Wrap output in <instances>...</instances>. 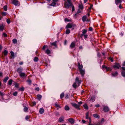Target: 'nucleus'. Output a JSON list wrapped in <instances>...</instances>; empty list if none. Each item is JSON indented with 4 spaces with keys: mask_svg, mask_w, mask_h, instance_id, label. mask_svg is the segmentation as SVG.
<instances>
[{
    "mask_svg": "<svg viewBox=\"0 0 125 125\" xmlns=\"http://www.w3.org/2000/svg\"><path fill=\"white\" fill-rule=\"evenodd\" d=\"M81 80H79V78L78 77H77L75 79V82L73 84V87L75 88H76L77 85L78 86H79L81 84Z\"/></svg>",
    "mask_w": 125,
    "mask_h": 125,
    "instance_id": "obj_1",
    "label": "nucleus"
},
{
    "mask_svg": "<svg viewBox=\"0 0 125 125\" xmlns=\"http://www.w3.org/2000/svg\"><path fill=\"white\" fill-rule=\"evenodd\" d=\"M65 7L67 9L69 8L70 6H72L73 4L71 2V0L67 1V2H65L64 4Z\"/></svg>",
    "mask_w": 125,
    "mask_h": 125,
    "instance_id": "obj_2",
    "label": "nucleus"
},
{
    "mask_svg": "<svg viewBox=\"0 0 125 125\" xmlns=\"http://www.w3.org/2000/svg\"><path fill=\"white\" fill-rule=\"evenodd\" d=\"M85 118L87 119H89V125H90L91 122V118L89 117V112H88L86 114V117Z\"/></svg>",
    "mask_w": 125,
    "mask_h": 125,
    "instance_id": "obj_3",
    "label": "nucleus"
},
{
    "mask_svg": "<svg viewBox=\"0 0 125 125\" xmlns=\"http://www.w3.org/2000/svg\"><path fill=\"white\" fill-rule=\"evenodd\" d=\"M10 2L15 6H17L18 4V1L17 0H11Z\"/></svg>",
    "mask_w": 125,
    "mask_h": 125,
    "instance_id": "obj_4",
    "label": "nucleus"
},
{
    "mask_svg": "<svg viewBox=\"0 0 125 125\" xmlns=\"http://www.w3.org/2000/svg\"><path fill=\"white\" fill-rule=\"evenodd\" d=\"M71 104L72 106L74 107L75 108L79 110H80V109L79 107L80 106V105H78V104L75 103H72Z\"/></svg>",
    "mask_w": 125,
    "mask_h": 125,
    "instance_id": "obj_5",
    "label": "nucleus"
},
{
    "mask_svg": "<svg viewBox=\"0 0 125 125\" xmlns=\"http://www.w3.org/2000/svg\"><path fill=\"white\" fill-rule=\"evenodd\" d=\"M113 67L114 68L118 69L121 67V66L118 63H115L114 65H113Z\"/></svg>",
    "mask_w": 125,
    "mask_h": 125,
    "instance_id": "obj_6",
    "label": "nucleus"
},
{
    "mask_svg": "<svg viewBox=\"0 0 125 125\" xmlns=\"http://www.w3.org/2000/svg\"><path fill=\"white\" fill-rule=\"evenodd\" d=\"M19 74V76L22 78H25L27 76L25 73L24 72H22Z\"/></svg>",
    "mask_w": 125,
    "mask_h": 125,
    "instance_id": "obj_7",
    "label": "nucleus"
},
{
    "mask_svg": "<svg viewBox=\"0 0 125 125\" xmlns=\"http://www.w3.org/2000/svg\"><path fill=\"white\" fill-rule=\"evenodd\" d=\"M23 70V69L21 67H19L17 68L16 71L19 74L22 72Z\"/></svg>",
    "mask_w": 125,
    "mask_h": 125,
    "instance_id": "obj_8",
    "label": "nucleus"
},
{
    "mask_svg": "<svg viewBox=\"0 0 125 125\" xmlns=\"http://www.w3.org/2000/svg\"><path fill=\"white\" fill-rule=\"evenodd\" d=\"M75 46V42H73L71 44L70 46V47L71 49H72Z\"/></svg>",
    "mask_w": 125,
    "mask_h": 125,
    "instance_id": "obj_9",
    "label": "nucleus"
},
{
    "mask_svg": "<svg viewBox=\"0 0 125 125\" xmlns=\"http://www.w3.org/2000/svg\"><path fill=\"white\" fill-rule=\"evenodd\" d=\"M103 110L104 112H107L109 111V109L107 106H104L103 108Z\"/></svg>",
    "mask_w": 125,
    "mask_h": 125,
    "instance_id": "obj_10",
    "label": "nucleus"
},
{
    "mask_svg": "<svg viewBox=\"0 0 125 125\" xmlns=\"http://www.w3.org/2000/svg\"><path fill=\"white\" fill-rule=\"evenodd\" d=\"M80 74H81L82 76V77H83L85 74V70L83 69L80 70Z\"/></svg>",
    "mask_w": 125,
    "mask_h": 125,
    "instance_id": "obj_11",
    "label": "nucleus"
},
{
    "mask_svg": "<svg viewBox=\"0 0 125 125\" xmlns=\"http://www.w3.org/2000/svg\"><path fill=\"white\" fill-rule=\"evenodd\" d=\"M64 117L63 116H62L60 117L58 119V122H61L64 121Z\"/></svg>",
    "mask_w": 125,
    "mask_h": 125,
    "instance_id": "obj_12",
    "label": "nucleus"
},
{
    "mask_svg": "<svg viewBox=\"0 0 125 125\" xmlns=\"http://www.w3.org/2000/svg\"><path fill=\"white\" fill-rule=\"evenodd\" d=\"M68 121L72 124L74 123V119L72 118H70L68 119Z\"/></svg>",
    "mask_w": 125,
    "mask_h": 125,
    "instance_id": "obj_13",
    "label": "nucleus"
},
{
    "mask_svg": "<svg viewBox=\"0 0 125 125\" xmlns=\"http://www.w3.org/2000/svg\"><path fill=\"white\" fill-rule=\"evenodd\" d=\"M87 18V17L86 15L83 16L82 18V20L83 22L86 21Z\"/></svg>",
    "mask_w": 125,
    "mask_h": 125,
    "instance_id": "obj_14",
    "label": "nucleus"
},
{
    "mask_svg": "<svg viewBox=\"0 0 125 125\" xmlns=\"http://www.w3.org/2000/svg\"><path fill=\"white\" fill-rule=\"evenodd\" d=\"M78 68L80 70H81L83 68V66L82 65H80V63L79 62H78Z\"/></svg>",
    "mask_w": 125,
    "mask_h": 125,
    "instance_id": "obj_15",
    "label": "nucleus"
},
{
    "mask_svg": "<svg viewBox=\"0 0 125 125\" xmlns=\"http://www.w3.org/2000/svg\"><path fill=\"white\" fill-rule=\"evenodd\" d=\"M44 112V110L42 108H40L39 110V112L40 114H42Z\"/></svg>",
    "mask_w": 125,
    "mask_h": 125,
    "instance_id": "obj_16",
    "label": "nucleus"
},
{
    "mask_svg": "<svg viewBox=\"0 0 125 125\" xmlns=\"http://www.w3.org/2000/svg\"><path fill=\"white\" fill-rule=\"evenodd\" d=\"M93 116L94 118H99V116L97 114H95L93 115Z\"/></svg>",
    "mask_w": 125,
    "mask_h": 125,
    "instance_id": "obj_17",
    "label": "nucleus"
},
{
    "mask_svg": "<svg viewBox=\"0 0 125 125\" xmlns=\"http://www.w3.org/2000/svg\"><path fill=\"white\" fill-rule=\"evenodd\" d=\"M72 25L70 23H68L66 26V28H71L72 27Z\"/></svg>",
    "mask_w": 125,
    "mask_h": 125,
    "instance_id": "obj_18",
    "label": "nucleus"
},
{
    "mask_svg": "<svg viewBox=\"0 0 125 125\" xmlns=\"http://www.w3.org/2000/svg\"><path fill=\"white\" fill-rule=\"evenodd\" d=\"M45 52L47 54H50L51 53L50 51L48 49H47L45 51Z\"/></svg>",
    "mask_w": 125,
    "mask_h": 125,
    "instance_id": "obj_19",
    "label": "nucleus"
},
{
    "mask_svg": "<svg viewBox=\"0 0 125 125\" xmlns=\"http://www.w3.org/2000/svg\"><path fill=\"white\" fill-rule=\"evenodd\" d=\"M64 109L66 111H68L70 109V107L68 105H66L65 106Z\"/></svg>",
    "mask_w": 125,
    "mask_h": 125,
    "instance_id": "obj_20",
    "label": "nucleus"
},
{
    "mask_svg": "<svg viewBox=\"0 0 125 125\" xmlns=\"http://www.w3.org/2000/svg\"><path fill=\"white\" fill-rule=\"evenodd\" d=\"M95 100V98L94 96H92L91 97L90 99V101H91L92 102H94Z\"/></svg>",
    "mask_w": 125,
    "mask_h": 125,
    "instance_id": "obj_21",
    "label": "nucleus"
},
{
    "mask_svg": "<svg viewBox=\"0 0 125 125\" xmlns=\"http://www.w3.org/2000/svg\"><path fill=\"white\" fill-rule=\"evenodd\" d=\"M9 79V77L8 76H7L5 77L3 80L4 82L6 83Z\"/></svg>",
    "mask_w": 125,
    "mask_h": 125,
    "instance_id": "obj_22",
    "label": "nucleus"
},
{
    "mask_svg": "<svg viewBox=\"0 0 125 125\" xmlns=\"http://www.w3.org/2000/svg\"><path fill=\"white\" fill-rule=\"evenodd\" d=\"M118 74V73L117 72H116L114 73H112V75L113 76H117Z\"/></svg>",
    "mask_w": 125,
    "mask_h": 125,
    "instance_id": "obj_23",
    "label": "nucleus"
},
{
    "mask_svg": "<svg viewBox=\"0 0 125 125\" xmlns=\"http://www.w3.org/2000/svg\"><path fill=\"white\" fill-rule=\"evenodd\" d=\"M83 106L84 108L86 109H88V107L87 104H85L83 105Z\"/></svg>",
    "mask_w": 125,
    "mask_h": 125,
    "instance_id": "obj_24",
    "label": "nucleus"
},
{
    "mask_svg": "<svg viewBox=\"0 0 125 125\" xmlns=\"http://www.w3.org/2000/svg\"><path fill=\"white\" fill-rule=\"evenodd\" d=\"M4 26L2 25L0 26V31H2L4 29Z\"/></svg>",
    "mask_w": 125,
    "mask_h": 125,
    "instance_id": "obj_25",
    "label": "nucleus"
},
{
    "mask_svg": "<svg viewBox=\"0 0 125 125\" xmlns=\"http://www.w3.org/2000/svg\"><path fill=\"white\" fill-rule=\"evenodd\" d=\"M56 4V3H55L53 1H52V3L50 4V5L51 6L54 7V6H55Z\"/></svg>",
    "mask_w": 125,
    "mask_h": 125,
    "instance_id": "obj_26",
    "label": "nucleus"
},
{
    "mask_svg": "<svg viewBox=\"0 0 125 125\" xmlns=\"http://www.w3.org/2000/svg\"><path fill=\"white\" fill-rule=\"evenodd\" d=\"M24 111L25 112H27L28 111V107L26 106H24V107L23 109Z\"/></svg>",
    "mask_w": 125,
    "mask_h": 125,
    "instance_id": "obj_27",
    "label": "nucleus"
},
{
    "mask_svg": "<svg viewBox=\"0 0 125 125\" xmlns=\"http://www.w3.org/2000/svg\"><path fill=\"white\" fill-rule=\"evenodd\" d=\"M37 99L38 100H40L42 97V95L40 94H38L37 95Z\"/></svg>",
    "mask_w": 125,
    "mask_h": 125,
    "instance_id": "obj_28",
    "label": "nucleus"
},
{
    "mask_svg": "<svg viewBox=\"0 0 125 125\" xmlns=\"http://www.w3.org/2000/svg\"><path fill=\"white\" fill-rule=\"evenodd\" d=\"M82 35H84L87 32V30L86 29H83L82 30Z\"/></svg>",
    "mask_w": 125,
    "mask_h": 125,
    "instance_id": "obj_29",
    "label": "nucleus"
},
{
    "mask_svg": "<svg viewBox=\"0 0 125 125\" xmlns=\"http://www.w3.org/2000/svg\"><path fill=\"white\" fill-rule=\"evenodd\" d=\"M78 7L80 9L82 10L83 8V5L82 4H79Z\"/></svg>",
    "mask_w": 125,
    "mask_h": 125,
    "instance_id": "obj_30",
    "label": "nucleus"
},
{
    "mask_svg": "<svg viewBox=\"0 0 125 125\" xmlns=\"http://www.w3.org/2000/svg\"><path fill=\"white\" fill-rule=\"evenodd\" d=\"M12 80H10L8 82V84L9 85H11L12 84Z\"/></svg>",
    "mask_w": 125,
    "mask_h": 125,
    "instance_id": "obj_31",
    "label": "nucleus"
},
{
    "mask_svg": "<svg viewBox=\"0 0 125 125\" xmlns=\"http://www.w3.org/2000/svg\"><path fill=\"white\" fill-rule=\"evenodd\" d=\"M56 42L57 41H55L51 43V45H52L54 46L55 47H56Z\"/></svg>",
    "mask_w": 125,
    "mask_h": 125,
    "instance_id": "obj_32",
    "label": "nucleus"
},
{
    "mask_svg": "<svg viewBox=\"0 0 125 125\" xmlns=\"http://www.w3.org/2000/svg\"><path fill=\"white\" fill-rule=\"evenodd\" d=\"M38 58L37 57H35L33 60L35 62H37L38 60Z\"/></svg>",
    "mask_w": 125,
    "mask_h": 125,
    "instance_id": "obj_33",
    "label": "nucleus"
},
{
    "mask_svg": "<svg viewBox=\"0 0 125 125\" xmlns=\"http://www.w3.org/2000/svg\"><path fill=\"white\" fill-rule=\"evenodd\" d=\"M115 2L116 4H117V3H120L122 1L121 0H115Z\"/></svg>",
    "mask_w": 125,
    "mask_h": 125,
    "instance_id": "obj_34",
    "label": "nucleus"
},
{
    "mask_svg": "<svg viewBox=\"0 0 125 125\" xmlns=\"http://www.w3.org/2000/svg\"><path fill=\"white\" fill-rule=\"evenodd\" d=\"M8 53V51L7 50H5L3 52L4 54L5 55H6Z\"/></svg>",
    "mask_w": 125,
    "mask_h": 125,
    "instance_id": "obj_35",
    "label": "nucleus"
},
{
    "mask_svg": "<svg viewBox=\"0 0 125 125\" xmlns=\"http://www.w3.org/2000/svg\"><path fill=\"white\" fill-rule=\"evenodd\" d=\"M27 82H28V84L30 85H31V80H30V79H28V80H27Z\"/></svg>",
    "mask_w": 125,
    "mask_h": 125,
    "instance_id": "obj_36",
    "label": "nucleus"
},
{
    "mask_svg": "<svg viewBox=\"0 0 125 125\" xmlns=\"http://www.w3.org/2000/svg\"><path fill=\"white\" fill-rule=\"evenodd\" d=\"M13 43L14 44H15L17 43V40L16 39H13L12 41Z\"/></svg>",
    "mask_w": 125,
    "mask_h": 125,
    "instance_id": "obj_37",
    "label": "nucleus"
},
{
    "mask_svg": "<svg viewBox=\"0 0 125 125\" xmlns=\"http://www.w3.org/2000/svg\"><path fill=\"white\" fill-rule=\"evenodd\" d=\"M64 96V93H62L60 95V98L62 99L63 98Z\"/></svg>",
    "mask_w": 125,
    "mask_h": 125,
    "instance_id": "obj_38",
    "label": "nucleus"
},
{
    "mask_svg": "<svg viewBox=\"0 0 125 125\" xmlns=\"http://www.w3.org/2000/svg\"><path fill=\"white\" fill-rule=\"evenodd\" d=\"M121 74L124 77H125V72L122 71L121 72Z\"/></svg>",
    "mask_w": 125,
    "mask_h": 125,
    "instance_id": "obj_39",
    "label": "nucleus"
},
{
    "mask_svg": "<svg viewBox=\"0 0 125 125\" xmlns=\"http://www.w3.org/2000/svg\"><path fill=\"white\" fill-rule=\"evenodd\" d=\"M11 55V56L13 57H14V52L12 51H11L10 52Z\"/></svg>",
    "mask_w": 125,
    "mask_h": 125,
    "instance_id": "obj_40",
    "label": "nucleus"
},
{
    "mask_svg": "<svg viewBox=\"0 0 125 125\" xmlns=\"http://www.w3.org/2000/svg\"><path fill=\"white\" fill-rule=\"evenodd\" d=\"M70 33V31L69 29H67L66 31V33L67 34H68Z\"/></svg>",
    "mask_w": 125,
    "mask_h": 125,
    "instance_id": "obj_41",
    "label": "nucleus"
},
{
    "mask_svg": "<svg viewBox=\"0 0 125 125\" xmlns=\"http://www.w3.org/2000/svg\"><path fill=\"white\" fill-rule=\"evenodd\" d=\"M55 106L56 107H57L58 108H61V107L58 104H55Z\"/></svg>",
    "mask_w": 125,
    "mask_h": 125,
    "instance_id": "obj_42",
    "label": "nucleus"
},
{
    "mask_svg": "<svg viewBox=\"0 0 125 125\" xmlns=\"http://www.w3.org/2000/svg\"><path fill=\"white\" fill-rule=\"evenodd\" d=\"M3 9L5 11H6L7 9V6H4L3 7Z\"/></svg>",
    "mask_w": 125,
    "mask_h": 125,
    "instance_id": "obj_43",
    "label": "nucleus"
},
{
    "mask_svg": "<svg viewBox=\"0 0 125 125\" xmlns=\"http://www.w3.org/2000/svg\"><path fill=\"white\" fill-rule=\"evenodd\" d=\"M24 90V88L23 87H22L20 88L19 89V91H23Z\"/></svg>",
    "mask_w": 125,
    "mask_h": 125,
    "instance_id": "obj_44",
    "label": "nucleus"
},
{
    "mask_svg": "<svg viewBox=\"0 0 125 125\" xmlns=\"http://www.w3.org/2000/svg\"><path fill=\"white\" fill-rule=\"evenodd\" d=\"M17 92L16 91L15 92H13V95L14 96H16L17 95Z\"/></svg>",
    "mask_w": 125,
    "mask_h": 125,
    "instance_id": "obj_45",
    "label": "nucleus"
},
{
    "mask_svg": "<svg viewBox=\"0 0 125 125\" xmlns=\"http://www.w3.org/2000/svg\"><path fill=\"white\" fill-rule=\"evenodd\" d=\"M6 21L7 23L8 24H10V20L8 19H6Z\"/></svg>",
    "mask_w": 125,
    "mask_h": 125,
    "instance_id": "obj_46",
    "label": "nucleus"
},
{
    "mask_svg": "<svg viewBox=\"0 0 125 125\" xmlns=\"http://www.w3.org/2000/svg\"><path fill=\"white\" fill-rule=\"evenodd\" d=\"M2 15L3 16H5L7 14L5 12H2Z\"/></svg>",
    "mask_w": 125,
    "mask_h": 125,
    "instance_id": "obj_47",
    "label": "nucleus"
},
{
    "mask_svg": "<svg viewBox=\"0 0 125 125\" xmlns=\"http://www.w3.org/2000/svg\"><path fill=\"white\" fill-rule=\"evenodd\" d=\"M71 6L72 7V11H73L75 10L74 7V6H73H73Z\"/></svg>",
    "mask_w": 125,
    "mask_h": 125,
    "instance_id": "obj_48",
    "label": "nucleus"
},
{
    "mask_svg": "<svg viewBox=\"0 0 125 125\" xmlns=\"http://www.w3.org/2000/svg\"><path fill=\"white\" fill-rule=\"evenodd\" d=\"M3 35L4 37H7V35L5 33H3Z\"/></svg>",
    "mask_w": 125,
    "mask_h": 125,
    "instance_id": "obj_49",
    "label": "nucleus"
},
{
    "mask_svg": "<svg viewBox=\"0 0 125 125\" xmlns=\"http://www.w3.org/2000/svg\"><path fill=\"white\" fill-rule=\"evenodd\" d=\"M109 59L111 61V62H113V58L111 57H109Z\"/></svg>",
    "mask_w": 125,
    "mask_h": 125,
    "instance_id": "obj_50",
    "label": "nucleus"
},
{
    "mask_svg": "<svg viewBox=\"0 0 125 125\" xmlns=\"http://www.w3.org/2000/svg\"><path fill=\"white\" fill-rule=\"evenodd\" d=\"M105 69L106 70V71H107L110 69V68L109 67H108L106 66Z\"/></svg>",
    "mask_w": 125,
    "mask_h": 125,
    "instance_id": "obj_51",
    "label": "nucleus"
},
{
    "mask_svg": "<svg viewBox=\"0 0 125 125\" xmlns=\"http://www.w3.org/2000/svg\"><path fill=\"white\" fill-rule=\"evenodd\" d=\"M69 98V96L68 94H67L66 95V96L65 97V98L66 99H68Z\"/></svg>",
    "mask_w": 125,
    "mask_h": 125,
    "instance_id": "obj_52",
    "label": "nucleus"
},
{
    "mask_svg": "<svg viewBox=\"0 0 125 125\" xmlns=\"http://www.w3.org/2000/svg\"><path fill=\"white\" fill-rule=\"evenodd\" d=\"M19 86V85L17 83H16L15 85V87H16L17 88Z\"/></svg>",
    "mask_w": 125,
    "mask_h": 125,
    "instance_id": "obj_53",
    "label": "nucleus"
},
{
    "mask_svg": "<svg viewBox=\"0 0 125 125\" xmlns=\"http://www.w3.org/2000/svg\"><path fill=\"white\" fill-rule=\"evenodd\" d=\"M81 11L79 9H78V11H77V13H79L81 12Z\"/></svg>",
    "mask_w": 125,
    "mask_h": 125,
    "instance_id": "obj_54",
    "label": "nucleus"
},
{
    "mask_svg": "<svg viewBox=\"0 0 125 125\" xmlns=\"http://www.w3.org/2000/svg\"><path fill=\"white\" fill-rule=\"evenodd\" d=\"M84 38L85 39L87 38L88 35L87 34H85L84 35Z\"/></svg>",
    "mask_w": 125,
    "mask_h": 125,
    "instance_id": "obj_55",
    "label": "nucleus"
},
{
    "mask_svg": "<svg viewBox=\"0 0 125 125\" xmlns=\"http://www.w3.org/2000/svg\"><path fill=\"white\" fill-rule=\"evenodd\" d=\"M4 94L2 92H1V91H0V95H1V96H3Z\"/></svg>",
    "mask_w": 125,
    "mask_h": 125,
    "instance_id": "obj_56",
    "label": "nucleus"
},
{
    "mask_svg": "<svg viewBox=\"0 0 125 125\" xmlns=\"http://www.w3.org/2000/svg\"><path fill=\"white\" fill-rule=\"evenodd\" d=\"M93 29L92 27H90L89 28V31H92V30Z\"/></svg>",
    "mask_w": 125,
    "mask_h": 125,
    "instance_id": "obj_57",
    "label": "nucleus"
},
{
    "mask_svg": "<svg viewBox=\"0 0 125 125\" xmlns=\"http://www.w3.org/2000/svg\"><path fill=\"white\" fill-rule=\"evenodd\" d=\"M82 103L83 102L82 101H80L78 103V104L79 105L81 104H82Z\"/></svg>",
    "mask_w": 125,
    "mask_h": 125,
    "instance_id": "obj_58",
    "label": "nucleus"
},
{
    "mask_svg": "<svg viewBox=\"0 0 125 125\" xmlns=\"http://www.w3.org/2000/svg\"><path fill=\"white\" fill-rule=\"evenodd\" d=\"M93 6V5H91L90 6V7L89 8V9L90 10H91Z\"/></svg>",
    "mask_w": 125,
    "mask_h": 125,
    "instance_id": "obj_59",
    "label": "nucleus"
},
{
    "mask_svg": "<svg viewBox=\"0 0 125 125\" xmlns=\"http://www.w3.org/2000/svg\"><path fill=\"white\" fill-rule=\"evenodd\" d=\"M46 46L45 45H44L42 47V50H44L45 49V48H46Z\"/></svg>",
    "mask_w": 125,
    "mask_h": 125,
    "instance_id": "obj_60",
    "label": "nucleus"
},
{
    "mask_svg": "<svg viewBox=\"0 0 125 125\" xmlns=\"http://www.w3.org/2000/svg\"><path fill=\"white\" fill-rule=\"evenodd\" d=\"M56 116H59L60 115V114L58 112H57L56 113Z\"/></svg>",
    "mask_w": 125,
    "mask_h": 125,
    "instance_id": "obj_61",
    "label": "nucleus"
},
{
    "mask_svg": "<svg viewBox=\"0 0 125 125\" xmlns=\"http://www.w3.org/2000/svg\"><path fill=\"white\" fill-rule=\"evenodd\" d=\"M95 107H98L100 106V105L99 104H98L97 105H95Z\"/></svg>",
    "mask_w": 125,
    "mask_h": 125,
    "instance_id": "obj_62",
    "label": "nucleus"
},
{
    "mask_svg": "<svg viewBox=\"0 0 125 125\" xmlns=\"http://www.w3.org/2000/svg\"><path fill=\"white\" fill-rule=\"evenodd\" d=\"M32 103H33V104L34 105H36V102H33Z\"/></svg>",
    "mask_w": 125,
    "mask_h": 125,
    "instance_id": "obj_63",
    "label": "nucleus"
},
{
    "mask_svg": "<svg viewBox=\"0 0 125 125\" xmlns=\"http://www.w3.org/2000/svg\"><path fill=\"white\" fill-rule=\"evenodd\" d=\"M82 122L83 123H85L86 122V121L85 120H82Z\"/></svg>",
    "mask_w": 125,
    "mask_h": 125,
    "instance_id": "obj_64",
    "label": "nucleus"
}]
</instances>
